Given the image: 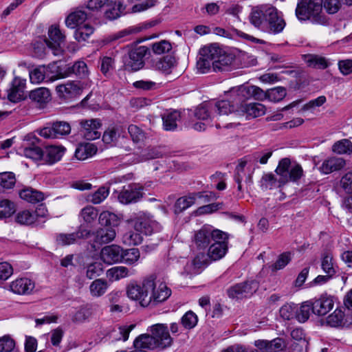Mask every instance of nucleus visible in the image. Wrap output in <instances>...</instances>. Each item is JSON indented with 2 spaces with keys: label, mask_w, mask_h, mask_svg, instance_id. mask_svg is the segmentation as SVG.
<instances>
[{
  "label": "nucleus",
  "mask_w": 352,
  "mask_h": 352,
  "mask_svg": "<svg viewBox=\"0 0 352 352\" xmlns=\"http://www.w3.org/2000/svg\"><path fill=\"white\" fill-rule=\"evenodd\" d=\"M87 14L81 10H77L69 14L66 19V26L71 29H76L74 36L78 42L87 41L94 33V28L87 22Z\"/></svg>",
  "instance_id": "1"
},
{
  "label": "nucleus",
  "mask_w": 352,
  "mask_h": 352,
  "mask_svg": "<svg viewBox=\"0 0 352 352\" xmlns=\"http://www.w3.org/2000/svg\"><path fill=\"white\" fill-rule=\"evenodd\" d=\"M322 0H300L296 9V15L300 21L311 20L316 23H324L325 19L321 15Z\"/></svg>",
  "instance_id": "2"
},
{
  "label": "nucleus",
  "mask_w": 352,
  "mask_h": 352,
  "mask_svg": "<svg viewBox=\"0 0 352 352\" xmlns=\"http://www.w3.org/2000/svg\"><path fill=\"white\" fill-rule=\"evenodd\" d=\"M153 276L146 277L141 285L135 283H129L126 287V295L132 300L139 302L143 307H148L150 305L148 296L153 289Z\"/></svg>",
  "instance_id": "3"
},
{
  "label": "nucleus",
  "mask_w": 352,
  "mask_h": 352,
  "mask_svg": "<svg viewBox=\"0 0 352 352\" xmlns=\"http://www.w3.org/2000/svg\"><path fill=\"white\" fill-rule=\"evenodd\" d=\"M275 172L284 184L289 182H297L303 176L302 166L296 162H292L287 157L279 161Z\"/></svg>",
  "instance_id": "4"
},
{
  "label": "nucleus",
  "mask_w": 352,
  "mask_h": 352,
  "mask_svg": "<svg viewBox=\"0 0 352 352\" xmlns=\"http://www.w3.org/2000/svg\"><path fill=\"white\" fill-rule=\"evenodd\" d=\"M129 221L132 223L134 230L145 235H151L161 230L160 224L153 219V216L144 212L134 213Z\"/></svg>",
  "instance_id": "5"
},
{
  "label": "nucleus",
  "mask_w": 352,
  "mask_h": 352,
  "mask_svg": "<svg viewBox=\"0 0 352 352\" xmlns=\"http://www.w3.org/2000/svg\"><path fill=\"white\" fill-rule=\"evenodd\" d=\"M223 236L224 232L215 229L210 225H204L195 232L192 241L197 250H206L217 237L223 239Z\"/></svg>",
  "instance_id": "6"
},
{
  "label": "nucleus",
  "mask_w": 352,
  "mask_h": 352,
  "mask_svg": "<svg viewBox=\"0 0 352 352\" xmlns=\"http://www.w3.org/2000/svg\"><path fill=\"white\" fill-rule=\"evenodd\" d=\"M213 102H204L199 105L194 112V116L199 120L195 122L192 128L197 131H205L208 127L212 126V121L215 117Z\"/></svg>",
  "instance_id": "7"
},
{
  "label": "nucleus",
  "mask_w": 352,
  "mask_h": 352,
  "mask_svg": "<svg viewBox=\"0 0 352 352\" xmlns=\"http://www.w3.org/2000/svg\"><path fill=\"white\" fill-rule=\"evenodd\" d=\"M150 276H153V289H151L148 301L149 307H153L165 302L171 295V289L165 283L156 280L155 275L151 274Z\"/></svg>",
  "instance_id": "8"
},
{
  "label": "nucleus",
  "mask_w": 352,
  "mask_h": 352,
  "mask_svg": "<svg viewBox=\"0 0 352 352\" xmlns=\"http://www.w3.org/2000/svg\"><path fill=\"white\" fill-rule=\"evenodd\" d=\"M258 283L255 280H250L235 284L227 289V294L232 299H241L251 296L258 289Z\"/></svg>",
  "instance_id": "9"
},
{
  "label": "nucleus",
  "mask_w": 352,
  "mask_h": 352,
  "mask_svg": "<svg viewBox=\"0 0 352 352\" xmlns=\"http://www.w3.org/2000/svg\"><path fill=\"white\" fill-rule=\"evenodd\" d=\"M56 67L57 68L56 74L50 78V81L66 78L72 74L80 78H84L88 74L87 66L84 61H76L72 66L68 67L64 72L59 71L58 67H56V64L49 66V69H51L52 72L55 71Z\"/></svg>",
  "instance_id": "10"
},
{
  "label": "nucleus",
  "mask_w": 352,
  "mask_h": 352,
  "mask_svg": "<svg viewBox=\"0 0 352 352\" xmlns=\"http://www.w3.org/2000/svg\"><path fill=\"white\" fill-rule=\"evenodd\" d=\"M285 26V21L278 16L274 7H267L265 11V25L264 30L270 34H278Z\"/></svg>",
  "instance_id": "11"
},
{
  "label": "nucleus",
  "mask_w": 352,
  "mask_h": 352,
  "mask_svg": "<svg viewBox=\"0 0 352 352\" xmlns=\"http://www.w3.org/2000/svg\"><path fill=\"white\" fill-rule=\"evenodd\" d=\"M142 197V186L138 184H131L123 187L118 195V199L122 204H130L139 201Z\"/></svg>",
  "instance_id": "12"
},
{
  "label": "nucleus",
  "mask_w": 352,
  "mask_h": 352,
  "mask_svg": "<svg viewBox=\"0 0 352 352\" xmlns=\"http://www.w3.org/2000/svg\"><path fill=\"white\" fill-rule=\"evenodd\" d=\"M48 37V39L44 40L47 48L52 50L54 55H60L63 52L61 45L65 41V35L57 25H53L49 28Z\"/></svg>",
  "instance_id": "13"
},
{
  "label": "nucleus",
  "mask_w": 352,
  "mask_h": 352,
  "mask_svg": "<svg viewBox=\"0 0 352 352\" xmlns=\"http://www.w3.org/2000/svg\"><path fill=\"white\" fill-rule=\"evenodd\" d=\"M217 50L212 45L205 46L200 50L199 57L197 61V69L201 74L208 72L211 68L213 69L214 56L217 54Z\"/></svg>",
  "instance_id": "14"
},
{
  "label": "nucleus",
  "mask_w": 352,
  "mask_h": 352,
  "mask_svg": "<svg viewBox=\"0 0 352 352\" xmlns=\"http://www.w3.org/2000/svg\"><path fill=\"white\" fill-rule=\"evenodd\" d=\"M237 97L236 104L238 102H244L250 98L256 100H263L267 98V91H264L260 87L256 86H241L237 89L233 90Z\"/></svg>",
  "instance_id": "15"
},
{
  "label": "nucleus",
  "mask_w": 352,
  "mask_h": 352,
  "mask_svg": "<svg viewBox=\"0 0 352 352\" xmlns=\"http://www.w3.org/2000/svg\"><path fill=\"white\" fill-rule=\"evenodd\" d=\"M224 237L219 236L209 245L207 250V255L211 261H218L222 258L227 253L228 234L224 232Z\"/></svg>",
  "instance_id": "16"
},
{
  "label": "nucleus",
  "mask_w": 352,
  "mask_h": 352,
  "mask_svg": "<svg viewBox=\"0 0 352 352\" xmlns=\"http://www.w3.org/2000/svg\"><path fill=\"white\" fill-rule=\"evenodd\" d=\"M70 131L71 126L68 122L59 121L53 123L52 126L43 128L39 134L45 138H58L68 135Z\"/></svg>",
  "instance_id": "17"
},
{
  "label": "nucleus",
  "mask_w": 352,
  "mask_h": 352,
  "mask_svg": "<svg viewBox=\"0 0 352 352\" xmlns=\"http://www.w3.org/2000/svg\"><path fill=\"white\" fill-rule=\"evenodd\" d=\"M212 46H213L214 50H217V54L214 56L213 71L221 72L228 70L232 65L234 56L231 54L226 53L216 44H212Z\"/></svg>",
  "instance_id": "18"
},
{
  "label": "nucleus",
  "mask_w": 352,
  "mask_h": 352,
  "mask_svg": "<svg viewBox=\"0 0 352 352\" xmlns=\"http://www.w3.org/2000/svg\"><path fill=\"white\" fill-rule=\"evenodd\" d=\"M80 132L84 138L88 140H93L100 138L99 129L102 126L101 120L98 118L82 120L80 122Z\"/></svg>",
  "instance_id": "19"
},
{
  "label": "nucleus",
  "mask_w": 352,
  "mask_h": 352,
  "mask_svg": "<svg viewBox=\"0 0 352 352\" xmlns=\"http://www.w3.org/2000/svg\"><path fill=\"white\" fill-rule=\"evenodd\" d=\"M26 80L16 76L10 83V88L7 90L8 99L12 102H18L24 99V91Z\"/></svg>",
  "instance_id": "20"
},
{
  "label": "nucleus",
  "mask_w": 352,
  "mask_h": 352,
  "mask_svg": "<svg viewBox=\"0 0 352 352\" xmlns=\"http://www.w3.org/2000/svg\"><path fill=\"white\" fill-rule=\"evenodd\" d=\"M82 90V84L79 81H68L58 85L56 87L58 96L65 99H70L80 95Z\"/></svg>",
  "instance_id": "21"
},
{
  "label": "nucleus",
  "mask_w": 352,
  "mask_h": 352,
  "mask_svg": "<svg viewBox=\"0 0 352 352\" xmlns=\"http://www.w3.org/2000/svg\"><path fill=\"white\" fill-rule=\"evenodd\" d=\"M147 52L148 48L146 46H139L131 50L126 67L135 72L142 68L144 65V58Z\"/></svg>",
  "instance_id": "22"
},
{
  "label": "nucleus",
  "mask_w": 352,
  "mask_h": 352,
  "mask_svg": "<svg viewBox=\"0 0 352 352\" xmlns=\"http://www.w3.org/2000/svg\"><path fill=\"white\" fill-rule=\"evenodd\" d=\"M90 234V231L87 229L80 228L78 231L72 233H60L56 236V241L58 245L65 246L78 243L79 240L87 238Z\"/></svg>",
  "instance_id": "23"
},
{
  "label": "nucleus",
  "mask_w": 352,
  "mask_h": 352,
  "mask_svg": "<svg viewBox=\"0 0 352 352\" xmlns=\"http://www.w3.org/2000/svg\"><path fill=\"white\" fill-rule=\"evenodd\" d=\"M10 290L18 295H29L35 287L34 282L26 277L18 278L10 283Z\"/></svg>",
  "instance_id": "24"
},
{
  "label": "nucleus",
  "mask_w": 352,
  "mask_h": 352,
  "mask_svg": "<svg viewBox=\"0 0 352 352\" xmlns=\"http://www.w3.org/2000/svg\"><path fill=\"white\" fill-rule=\"evenodd\" d=\"M248 164V158L245 157L240 160L239 164L236 166L234 173V181L237 184V190L239 191L238 196L242 197L243 189L242 186V181L245 179V182L247 185L252 184L251 175L245 172V166Z\"/></svg>",
  "instance_id": "25"
},
{
  "label": "nucleus",
  "mask_w": 352,
  "mask_h": 352,
  "mask_svg": "<svg viewBox=\"0 0 352 352\" xmlns=\"http://www.w3.org/2000/svg\"><path fill=\"white\" fill-rule=\"evenodd\" d=\"M254 346L264 352H279L285 346V340L281 338H276L272 340H257L254 342Z\"/></svg>",
  "instance_id": "26"
},
{
  "label": "nucleus",
  "mask_w": 352,
  "mask_h": 352,
  "mask_svg": "<svg viewBox=\"0 0 352 352\" xmlns=\"http://www.w3.org/2000/svg\"><path fill=\"white\" fill-rule=\"evenodd\" d=\"M312 312L318 316H324L331 311L334 305L331 296L322 295L319 298L311 300Z\"/></svg>",
  "instance_id": "27"
},
{
  "label": "nucleus",
  "mask_w": 352,
  "mask_h": 352,
  "mask_svg": "<svg viewBox=\"0 0 352 352\" xmlns=\"http://www.w3.org/2000/svg\"><path fill=\"white\" fill-rule=\"evenodd\" d=\"M122 248L119 245H111L103 248L100 256L102 260L107 264L120 263L122 260Z\"/></svg>",
  "instance_id": "28"
},
{
  "label": "nucleus",
  "mask_w": 352,
  "mask_h": 352,
  "mask_svg": "<svg viewBox=\"0 0 352 352\" xmlns=\"http://www.w3.org/2000/svg\"><path fill=\"white\" fill-rule=\"evenodd\" d=\"M240 102L239 111L245 114L248 118H255L265 113V107L261 103L246 104L243 102Z\"/></svg>",
  "instance_id": "29"
},
{
  "label": "nucleus",
  "mask_w": 352,
  "mask_h": 352,
  "mask_svg": "<svg viewBox=\"0 0 352 352\" xmlns=\"http://www.w3.org/2000/svg\"><path fill=\"white\" fill-rule=\"evenodd\" d=\"M203 192L190 193L186 196L181 197L177 199L174 205V210L177 214L181 213L192 206L197 198H201Z\"/></svg>",
  "instance_id": "30"
},
{
  "label": "nucleus",
  "mask_w": 352,
  "mask_h": 352,
  "mask_svg": "<svg viewBox=\"0 0 352 352\" xmlns=\"http://www.w3.org/2000/svg\"><path fill=\"white\" fill-rule=\"evenodd\" d=\"M345 166V161L341 157H331L323 161L319 170L323 174H329L332 172L341 170Z\"/></svg>",
  "instance_id": "31"
},
{
  "label": "nucleus",
  "mask_w": 352,
  "mask_h": 352,
  "mask_svg": "<svg viewBox=\"0 0 352 352\" xmlns=\"http://www.w3.org/2000/svg\"><path fill=\"white\" fill-rule=\"evenodd\" d=\"M135 274V270L125 266H115L107 271V276L111 281H118Z\"/></svg>",
  "instance_id": "32"
},
{
  "label": "nucleus",
  "mask_w": 352,
  "mask_h": 352,
  "mask_svg": "<svg viewBox=\"0 0 352 352\" xmlns=\"http://www.w3.org/2000/svg\"><path fill=\"white\" fill-rule=\"evenodd\" d=\"M116 235V230L113 228H100L94 234V243L98 245L108 243L115 239Z\"/></svg>",
  "instance_id": "33"
},
{
  "label": "nucleus",
  "mask_w": 352,
  "mask_h": 352,
  "mask_svg": "<svg viewBox=\"0 0 352 352\" xmlns=\"http://www.w3.org/2000/svg\"><path fill=\"white\" fill-rule=\"evenodd\" d=\"M180 120V113L176 110L166 111L162 115L163 128L165 131H174Z\"/></svg>",
  "instance_id": "34"
},
{
  "label": "nucleus",
  "mask_w": 352,
  "mask_h": 352,
  "mask_svg": "<svg viewBox=\"0 0 352 352\" xmlns=\"http://www.w3.org/2000/svg\"><path fill=\"white\" fill-rule=\"evenodd\" d=\"M65 148L60 146H50L43 152V159L49 164L59 161L65 153Z\"/></svg>",
  "instance_id": "35"
},
{
  "label": "nucleus",
  "mask_w": 352,
  "mask_h": 352,
  "mask_svg": "<svg viewBox=\"0 0 352 352\" xmlns=\"http://www.w3.org/2000/svg\"><path fill=\"white\" fill-rule=\"evenodd\" d=\"M284 185L280 177L277 179L272 173L264 174L260 181L261 188L264 190L280 188Z\"/></svg>",
  "instance_id": "36"
},
{
  "label": "nucleus",
  "mask_w": 352,
  "mask_h": 352,
  "mask_svg": "<svg viewBox=\"0 0 352 352\" xmlns=\"http://www.w3.org/2000/svg\"><path fill=\"white\" fill-rule=\"evenodd\" d=\"M267 7L254 8L250 16V23L256 28L264 30L265 25V11Z\"/></svg>",
  "instance_id": "37"
},
{
  "label": "nucleus",
  "mask_w": 352,
  "mask_h": 352,
  "mask_svg": "<svg viewBox=\"0 0 352 352\" xmlns=\"http://www.w3.org/2000/svg\"><path fill=\"white\" fill-rule=\"evenodd\" d=\"M97 147L92 143L80 144L76 149L75 156L79 160H85L94 155Z\"/></svg>",
  "instance_id": "38"
},
{
  "label": "nucleus",
  "mask_w": 352,
  "mask_h": 352,
  "mask_svg": "<svg viewBox=\"0 0 352 352\" xmlns=\"http://www.w3.org/2000/svg\"><path fill=\"white\" fill-rule=\"evenodd\" d=\"M19 196L22 199L34 204L40 202L44 199V195L43 192L31 188H25L21 190Z\"/></svg>",
  "instance_id": "39"
},
{
  "label": "nucleus",
  "mask_w": 352,
  "mask_h": 352,
  "mask_svg": "<svg viewBox=\"0 0 352 352\" xmlns=\"http://www.w3.org/2000/svg\"><path fill=\"white\" fill-rule=\"evenodd\" d=\"M140 258V252L138 248L122 249L121 262L127 265H136Z\"/></svg>",
  "instance_id": "40"
},
{
  "label": "nucleus",
  "mask_w": 352,
  "mask_h": 352,
  "mask_svg": "<svg viewBox=\"0 0 352 352\" xmlns=\"http://www.w3.org/2000/svg\"><path fill=\"white\" fill-rule=\"evenodd\" d=\"M123 131V127L121 125L113 124L109 126L104 132L102 140L105 144H111L117 140L118 138Z\"/></svg>",
  "instance_id": "41"
},
{
  "label": "nucleus",
  "mask_w": 352,
  "mask_h": 352,
  "mask_svg": "<svg viewBox=\"0 0 352 352\" xmlns=\"http://www.w3.org/2000/svg\"><path fill=\"white\" fill-rule=\"evenodd\" d=\"M50 92L48 89L39 87L30 91V98L37 103L45 104L50 100Z\"/></svg>",
  "instance_id": "42"
},
{
  "label": "nucleus",
  "mask_w": 352,
  "mask_h": 352,
  "mask_svg": "<svg viewBox=\"0 0 352 352\" xmlns=\"http://www.w3.org/2000/svg\"><path fill=\"white\" fill-rule=\"evenodd\" d=\"M177 61L175 57L166 56L160 58L155 64L157 69L166 74H170L176 65Z\"/></svg>",
  "instance_id": "43"
},
{
  "label": "nucleus",
  "mask_w": 352,
  "mask_h": 352,
  "mask_svg": "<svg viewBox=\"0 0 352 352\" xmlns=\"http://www.w3.org/2000/svg\"><path fill=\"white\" fill-rule=\"evenodd\" d=\"M108 287L106 280L102 278L96 279L89 285V292L92 296L100 297L105 294Z\"/></svg>",
  "instance_id": "44"
},
{
  "label": "nucleus",
  "mask_w": 352,
  "mask_h": 352,
  "mask_svg": "<svg viewBox=\"0 0 352 352\" xmlns=\"http://www.w3.org/2000/svg\"><path fill=\"white\" fill-rule=\"evenodd\" d=\"M213 106L215 107L213 109L215 116L221 115H228L231 112L235 111H239V107L236 109L234 104H231L230 101L221 100L217 102H213Z\"/></svg>",
  "instance_id": "45"
},
{
  "label": "nucleus",
  "mask_w": 352,
  "mask_h": 352,
  "mask_svg": "<svg viewBox=\"0 0 352 352\" xmlns=\"http://www.w3.org/2000/svg\"><path fill=\"white\" fill-rule=\"evenodd\" d=\"M311 311H312L311 300L302 302L299 307L296 305V319L299 322H305L309 319Z\"/></svg>",
  "instance_id": "46"
},
{
  "label": "nucleus",
  "mask_w": 352,
  "mask_h": 352,
  "mask_svg": "<svg viewBox=\"0 0 352 352\" xmlns=\"http://www.w3.org/2000/svg\"><path fill=\"white\" fill-rule=\"evenodd\" d=\"M135 324H130L125 326H120L116 329H114L110 336L115 340H121L126 341L129 338V336L130 332L135 328Z\"/></svg>",
  "instance_id": "47"
},
{
  "label": "nucleus",
  "mask_w": 352,
  "mask_h": 352,
  "mask_svg": "<svg viewBox=\"0 0 352 352\" xmlns=\"http://www.w3.org/2000/svg\"><path fill=\"white\" fill-rule=\"evenodd\" d=\"M98 220L102 226L107 227L113 228L119 223L118 215L108 210L102 212L98 217Z\"/></svg>",
  "instance_id": "48"
},
{
  "label": "nucleus",
  "mask_w": 352,
  "mask_h": 352,
  "mask_svg": "<svg viewBox=\"0 0 352 352\" xmlns=\"http://www.w3.org/2000/svg\"><path fill=\"white\" fill-rule=\"evenodd\" d=\"M321 267L324 273L329 276H333L336 272V265L333 259V256L329 253H324L321 258Z\"/></svg>",
  "instance_id": "49"
},
{
  "label": "nucleus",
  "mask_w": 352,
  "mask_h": 352,
  "mask_svg": "<svg viewBox=\"0 0 352 352\" xmlns=\"http://www.w3.org/2000/svg\"><path fill=\"white\" fill-rule=\"evenodd\" d=\"M332 150L340 155L350 154L352 152V143L347 139L341 140L333 145Z\"/></svg>",
  "instance_id": "50"
},
{
  "label": "nucleus",
  "mask_w": 352,
  "mask_h": 352,
  "mask_svg": "<svg viewBox=\"0 0 352 352\" xmlns=\"http://www.w3.org/2000/svg\"><path fill=\"white\" fill-rule=\"evenodd\" d=\"M292 260V253L289 252H283L280 254L276 261L272 265L271 270L272 272H276L278 270H283L285 268Z\"/></svg>",
  "instance_id": "51"
},
{
  "label": "nucleus",
  "mask_w": 352,
  "mask_h": 352,
  "mask_svg": "<svg viewBox=\"0 0 352 352\" xmlns=\"http://www.w3.org/2000/svg\"><path fill=\"white\" fill-rule=\"evenodd\" d=\"M109 194V189L102 186L95 192L90 194L87 197V200L94 204H99L108 197Z\"/></svg>",
  "instance_id": "52"
},
{
  "label": "nucleus",
  "mask_w": 352,
  "mask_h": 352,
  "mask_svg": "<svg viewBox=\"0 0 352 352\" xmlns=\"http://www.w3.org/2000/svg\"><path fill=\"white\" fill-rule=\"evenodd\" d=\"M80 216L86 223H91L97 219L98 212L96 208L89 206L81 210Z\"/></svg>",
  "instance_id": "53"
},
{
  "label": "nucleus",
  "mask_w": 352,
  "mask_h": 352,
  "mask_svg": "<svg viewBox=\"0 0 352 352\" xmlns=\"http://www.w3.org/2000/svg\"><path fill=\"white\" fill-rule=\"evenodd\" d=\"M286 94V89L284 87H276L267 91V98L270 101L277 102L282 100Z\"/></svg>",
  "instance_id": "54"
},
{
  "label": "nucleus",
  "mask_w": 352,
  "mask_h": 352,
  "mask_svg": "<svg viewBox=\"0 0 352 352\" xmlns=\"http://www.w3.org/2000/svg\"><path fill=\"white\" fill-rule=\"evenodd\" d=\"M94 312V306L87 305L81 307L73 316V320L77 322H82L89 318Z\"/></svg>",
  "instance_id": "55"
},
{
  "label": "nucleus",
  "mask_w": 352,
  "mask_h": 352,
  "mask_svg": "<svg viewBox=\"0 0 352 352\" xmlns=\"http://www.w3.org/2000/svg\"><path fill=\"white\" fill-rule=\"evenodd\" d=\"M280 316L286 320L296 318V305L294 303H286L279 309Z\"/></svg>",
  "instance_id": "56"
},
{
  "label": "nucleus",
  "mask_w": 352,
  "mask_h": 352,
  "mask_svg": "<svg viewBox=\"0 0 352 352\" xmlns=\"http://www.w3.org/2000/svg\"><path fill=\"white\" fill-rule=\"evenodd\" d=\"M22 153L25 157L34 161L43 158V151L40 147L36 146L23 148Z\"/></svg>",
  "instance_id": "57"
},
{
  "label": "nucleus",
  "mask_w": 352,
  "mask_h": 352,
  "mask_svg": "<svg viewBox=\"0 0 352 352\" xmlns=\"http://www.w3.org/2000/svg\"><path fill=\"white\" fill-rule=\"evenodd\" d=\"M122 240L125 244L129 245H138L142 241V233L135 230H129L123 235Z\"/></svg>",
  "instance_id": "58"
},
{
  "label": "nucleus",
  "mask_w": 352,
  "mask_h": 352,
  "mask_svg": "<svg viewBox=\"0 0 352 352\" xmlns=\"http://www.w3.org/2000/svg\"><path fill=\"white\" fill-rule=\"evenodd\" d=\"M163 153L159 148H146L141 152L140 162L147 161L162 157Z\"/></svg>",
  "instance_id": "59"
},
{
  "label": "nucleus",
  "mask_w": 352,
  "mask_h": 352,
  "mask_svg": "<svg viewBox=\"0 0 352 352\" xmlns=\"http://www.w3.org/2000/svg\"><path fill=\"white\" fill-rule=\"evenodd\" d=\"M306 61L309 66L324 69L329 67V63L325 58L317 55H309L306 58Z\"/></svg>",
  "instance_id": "60"
},
{
  "label": "nucleus",
  "mask_w": 352,
  "mask_h": 352,
  "mask_svg": "<svg viewBox=\"0 0 352 352\" xmlns=\"http://www.w3.org/2000/svg\"><path fill=\"white\" fill-rule=\"evenodd\" d=\"M15 212L13 202L8 199H0V218L10 217Z\"/></svg>",
  "instance_id": "61"
},
{
  "label": "nucleus",
  "mask_w": 352,
  "mask_h": 352,
  "mask_svg": "<svg viewBox=\"0 0 352 352\" xmlns=\"http://www.w3.org/2000/svg\"><path fill=\"white\" fill-rule=\"evenodd\" d=\"M344 314L341 309H336L327 318L328 325L337 327L342 324Z\"/></svg>",
  "instance_id": "62"
},
{
  "label": "nucleus",
  "mask_w": 352,
  "mask_h": 352,
  "mask_svg": "<svg viewBox=\"0 0 352 352\" xmlns=\"http://www.w3.org/2000/svg\"><path fill=\"white\" fill-rule=\"evenodd\" d=\"M36 218V215L29 210L19 212L16 216L17 223L23 225H30L33 223Z\"/></svg>",
  "instance_id": "63"
},
{
  "label": "nucleus",
  "mask_w": 352,
  "mask_h": 352,
  "mask_svg": "<svg viewBox=\"0 0 352 352\" xmlns=\"http://www.w3.org/2000/svg\"><path fill=\"white\" fill-rule=\"evenodd\" d=\"M16 183L15 175L12 172L0 173V186L4 188H12Z\"/></svg>",
  "instance_id": "64"
}]
</instances>
